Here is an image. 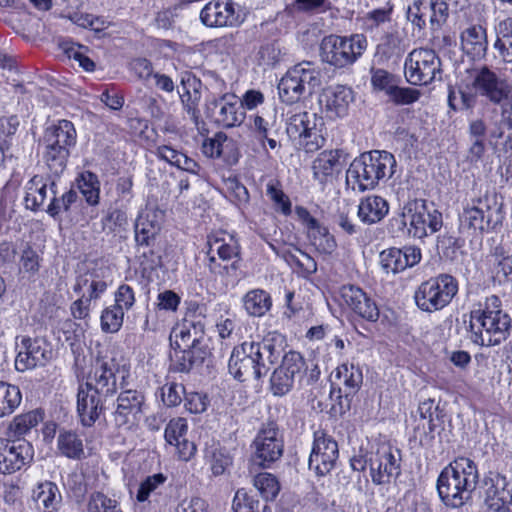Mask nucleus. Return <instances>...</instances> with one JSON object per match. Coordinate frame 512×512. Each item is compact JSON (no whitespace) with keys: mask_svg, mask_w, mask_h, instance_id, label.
<instances>
[{"mask_svg":"<svg viewBox=\"0 0 512 512\" xmlns=\"http://www.w3.org/2000/svg\"><path fill=\"white\" fill-rule=\"evenodd\" d=\"M467 87L495 106L490 114L489 137L502 139L505 130H512V83L483 65L472 70Z\"/></svg>","mask_w":512,"mask_h":512,"instance_id":"f257e3e1","label":"nucleus"},{"mask_svg":"<svg viewBox=\"0 0 512 512\" xmlns=\"http://www.w3.org/2000/svg\"><path fill=\"white\" fill-rule=\"evenodd\" d=\"M281 356V351L270 339L260 342L245 341L231 352L228 371L234 379L245 382L265 377Z\"/></svg>","mask_w":512,"mask_h":512,"instance_id":"f03ea898","label":"nucleus"},{"mask_svg":"<svg viewBox=\"0 0 512 512\" xmlns=\"http://www.w3.org/2000/svg\"><path fill=\"white\" fill-rule=\"evenodd\" d=\"M501 300L496 295L487 297L485 303L470 312V341L479 346H495L510 335L511 318L501 308Z\"/></svg>","mask_w":512,"mask_h":512,"instance_id":"7ed1b4c3","label":"nucleus"},{"mask_svg":"<svg viewBox=\"0 0 512 512\" xmlns=\"http://www.w3.org/2000/svg\"><path fill=\"white\" fill-rule=\"evenodd\" d=\"M479 480L476 463L467 457H458L440 472L437 491L448 507H462L470 498Z\"/></svg>","mask_w":512,"mask_h":512,"instance_id":"20e7f679","label":"nucleus"},{"mask_svg":"<svg viewBox=\"0 0 512 512\" xmlns=\"http://www.w3.org/2000/svg\"><path fill=\"white\" fill-rule=\"evenodd\" d=\"M396 160L387 151L373 150L355 158L346 172V183L353 190L374 189L381 180L393 176Z\"/></svg>","mask_w":512,"mask_h":512,"instance_id":"39448f33","label":"nucleus"},{"mask_svg":"<svg viewBox=\"0 0 512 512\" xmlns=\"http://www.w3.org/2000/svg\"><path fill=\"white\" fill-rule=\"evenodd\" d=\"M320 85V71L311 62H302L290 68L281 78L279 96L283 102L293 104L311 95Z\"/></svg>","mask_w":512,"mask_h":512,"instance_id":"423d86ee","label":"nucleus"},{"mask_svg":"<svg viewBox=\"0 0 512 512\" xmlns=\"http://www.w3.org/2000/svg\"><path fill=\"white\" fill-rule=\"evenodd\" d=\"M458 292V281L450 274H439L419 285L414 294L417 307L436 312L450 304Z\"/></svg>","mask_w":512,"mask_h":512,"instance_id":"0eeeda50","label":"nucleus"},{"mask_svg":"<svg viewBox=\"0 0 512 512\" xmlns=\"http://www.w3.org/2000/svg\"><path fill=\"white\" fill-rule=\"evenodd\" d=\"M206 312L205 304L197 301L186 302L184 317L171 332L177 348L206 349L202 344L205 336Z\"/></svg>","mask_w":512,"mask_h":512,"instance_id":"6e6552de","label":"nucleus"},{"mask_svg":"<svg viewBox=\"0 0 512 512\" xmlns=\"http://www.w3.org/2000/svg\"><path fill=\"white\" fill-rule=\"evenodd\" d=\"M366 48L367 39L363 34L350 37L329 35L321 42L320 55L324 62L336 68H344L355 63Z\"/></svg>","mask_w":512,"mask_h":512,"instance_id":"1a4fd4ad","label":"nucleus"},{"mask_svg":"<svg viewBox=\"0 0 512 512\" xmlns=\"http://www.w3.org/2000/svg\"><path fill=\"white\" fill-rule=\"evenodd\" d=\"M286 132L293 141H298L307 153H313L324 146L326 128L323 117L316 113L301 112L292 115L287 123Z\"/></svg>","mask_w":512,"mask_h":512,"instance_id":"9d476101","label":"nucleus"},{"mask_svg":"<svg viewBox=\"0 0 512 512\" xmlns=\"http://www.w3.org/2000/svg\"><path fill=\"white\" fill-rule=\"evenodd\" d=\"M441 60L432 49L412 50L405 59L404 74L412 85L426 86L442 79Z\"/></svg>","mask_w":512,"mask_h":512,"instance_id":"9b49d317","label":"nucleus"},{"mask_svg":"<svg viewBox=\"0 0 512 512\" xmlns=\"http://www.w3.org/2000/svg\"><path fill=\"white\" fill-rule=\"evenodd\" d=\"M501 210L502 206L496 201L495 197L485 196L473 200L471 204L464 207L460 214L461 227L480 232L493 230L502 223Z\"/></svg>","mask_w":512,"mask_h":512,"instance_id":"f8f14e48","label":"nucleus"},{"mask_svg":"<svg viewBox=\"0 0 512 512\" xmlns=\"http://www.w3.org/2000/svg\"><path fill=\"white\" fill-rule=\"evenodd\" d=\"M404 224L409 221L410 232L416 238L439 231L442 227V214L425 200L415 199L408 202L403 209Z\"/></svg>","mask_w":512,"mask_h":512,"instance_id":"ddd939ff","label":"nucleus"},{"mask_svg":"<svg viewBox=\"0 0 512 512\" xmlns=\"http://www.w3.org/2000/svg\"><path fill=\"white\" fill-rule=\"evenodd\" d=\"M401 451L382 443L369 451V469L375 485L389 484L401 473Z\"/></svg>","mask_w":512,"mask_h":512,"instance_id":"4468645a","label":"nucleus"},{"mask_svg":"<svg viewBox=\"0 0 512 512\" xmlns=\"http://www.w3.org/2000/svg\"><path fill=\"white\" fill-rule=\"evenodd\" d=\"M308 371L303 356L296 351H289L283 356L281 365L272 373L271 391L276 396L287 394L296 382H301Z\"/></svg>","mask_w":512,"mask_h":512,"instance_id":"2eb2a0df","label":"nucleus"},{"mask_svg":"<svg viewBox=\"0 0 512 512\" xmlns=\"http://www.w3.org/2000/svg\"><path fill=\"white\" fill-rule=\"evenodd\" d=\"M146 408V398L142 391L137 389L122 390L117 396L115 409L112 413L114 424L118 428L130 429L140 422Z\"/></svg>","mask_w":512,"mask_h":512,"instance_id":"dca6fc26","label":"nucleus"},{"mask_svg":"<svg viewBox=\"0 0 512 512\" xmlns=\"http://www.w3.org/2000/svg\"><path fill=\"white\" fill-rule=\"evenodd\" d=\"M118 371L119 364L114 358L97 357L83 385L102 397L108 398L117 391L116 373Z\"/></svg>","mask_w":512,"mask_h":512,"instance_id":"f3484780","label":"nucleus"},{"mask_svg":"<svg viewBox=\"0 0 512 512\" xmlns=\"http://www.w3.org/2000/svg\"><path fill=\"white\" fill-rule=\"evenodd\" d=\"M339 456L338 444L324 431L314 433L308 466L317 476H325L334 468Z\"/></svg>","mask_w":512,"mask_h":512,"instance_id":"a211bd4d","label":"nucleus"},{"mask_svg":"<svg viewBox=\"0 0 512 512\" xmlns=\"http://www.w3.org/2000/svg\"><path fill=\"white\" fill-rule=\"evenodd\" d=\"M334 379L331 397L337 394L340 409L349 410L351 397L358 392L363 383L362 370L354 364L344 363L336 368Z\"/></svg>","mask_w":512,"mask_h":512,"instance_id":"6ab92c4d","label":"nucleus"},{"mask_svg":"<svg viewBox=\"0 0 512 512\" xmlns=\"http://www.w3.org/2000/svg\"><path fill=\"white\" fill-rule=\"evenodd\" d=\"M255 448L252 463L262 468L269 467L283 454V441L273 424L263 427L253 441Z\"/></svg>","mask_w":512,"mask_h":512,"instance_id":"aec40b11","label":"nucleus"},{"mask_svg":"<svg viewBox=\"0 0 512 512\" xmlns=\"http://www.w3.org/2000/svg\"><path fill=\"white\" fill-rule=\"evenodd\" d=\"M207 113L216 124L224 128L240 126L245 119L241 100L232 93H226L209 101Z\"/></svg>","mask_w":512,"mask_h":512,"instance_id":"412c9836","label":"nucleus"},{"mask_svg":"<svg viewBox=\"0 0 512 512\" xmlns=\"http://www.w3.org/2000/svg\"><path fill=\"white\" fill-rule=\"evenodd\" d=\"M15 359V368L24 372L46 365L52 357L50 345L41 338L23 337Z\"/></svg>","mask_w":512,"mask_h":512,"instance_id":"4be33fe9","label":"nucleus"},{"mask_svg":"<svg viewBox=\"0 0 512 512\" xmlns=\"http://www.w3.org/2000/svg\"><path fill=\"white\" fill-rule=\"evenodd\" d=\"M34 457L32 445L25 440L0 439V473L12 474L29 465Z\"/></svg>","mask_w":512,"mask_h":512,"instance_id":"5701e85b","label":"nucleus"},{"mask_svg":"<svg viewBox=\"0 0 512 512\" xmlns=\"http://www.w3.org/2000/svg\"><path fill=\"white\" fill-rule=\"evenodd\" d=\"M202 24L209 28L233 27L240 23L232 0H211L200 11Z\"/></svg>","mask_w":512,"mask_h":512,"instance_id":"b1692460","label":"nucleus"},{"mask_svg":"<svg viewBox=\"0 0 512 512\" xmlns=\"http://www.w3.org/2000/svg\"><path fill=\"white\" fill-rule=\"evenodd\" d=\"M105 273L106 269L98 266L80 269L73 285L74 293L96 302L108 288Z\"/></svg>","mask_w":512,"mask_h":512,"instance_id":"393cba45","label":"nucleus"},{"mask_svg":"<svg viewBox=\"0 0 512 512\" xmlns=\"http://www.w3.org/2000/svg\"><path fill=\"white\" fill-rule=\"evenodd\" d=\"M340 296L344 304L358 317L376 322L380 311L375 300L365 291L354 285H344L340 289Z\"/></svg>","mask_w":512,"mask_h":512,"instance_id":"a878e982","label":"nucleus"},{"mask_svg":"<svg viewBox=\"0 0 512 512\" xmlns=\"http://www.w3.org/2000/svg\"><path fill=\"white\" fill-rule=\"evenodd\" d=\"M421 257V250L416 246L392 247L380 253L379 263L386 274H397L418 264Z\"/></svg>","mask_w":512,"mask_h":512,"instance_id":"bb28decb","label":"nucleus"},{"mask_svg":"<svg viewBox=\"0 0 512 512\" xmlns=\"http://www.w3.org/2000/svg\"><path fill=\"white\" fill-rule=\"evenodd\" d=\"M354 100V93L350 87L336 85L327 88L319 103L326 117L332 120L348 115L349 106Z\"/></svg>","mask_w":512,"mask_h":512,"instance_id":"cd10ccee","label":"nucleus"},{"mask_svg":"<svg viewBox=\"0 0 512 512\" xmlns=\"http://www.w3.org/2000/svg\"><path fill=\"white\" fill-rule=\"evenodd\" d=\"M344 152L339 149L325 150L313 161L314 179L321 185L333 183L344 167Z\"/></svg>","mask_w":512,"mask_h":512,"instance_id":"c85d7f7f","label":"nucleus"},{"mask_svg":"<svg viewBox=\"0 0 512 512\" xmlns=\"http://www.w3.org/2000/svg\"><path fill=\"white\" fill-rule=\"evenodd\" d=\"M106 399L82 384L79 386L77 413L83 426L91 427L98 420L105 409L104 402Z\"/></svg>","mask_w":512,"mask_h":512,"instance_id":"c756f323","label":"nucleus"},{"mask_svg":"<svg viewBox=\"0 0 512 512\" xmlns=\"http://www.w3.org/2000/svg\"><path fill=\"white\" fill-rule=\"evenodd\" d=\"M485 504L493 512H501L512 502V494L505 489L506 478L499 473L490 472L484 478Z\"/></svg>","mask_w":512,"mask_h":512,"instance_id":"7c9ffc66","label":"nucleus"},{"mask_svg":"<svg viewBox=\"0 0 512 512\" xmlns=\"http://www.w3.org/2000/svg\"><path fill=\"white\" fill-rule=\"evenodd\" d=\"M53 194H57L56 179L51 176L35 175L26 185V208L33 211L37 210Z\"/></svg>","mask_w":512,"mask_h":512,"instance_id":"2f4dec72","label":"nucleus"},{"mask_svg":"<svg viewBox=\"0 0 512 512\" xmlns=\"http://www.w3.org/2000/svg\"><path fill=\"white\" fill-rule=\"evenodd\" d=\"M461 47L463 51L473 59H481L485 56L488 41L486 29L481 25H470L461 32Z\"/></svg>","mask_w":512,"mask_h":512,"instance_id":"473e14b6","label":"nucleus"},{"mask_svg":"<svg viewBox=\"0 0 512 512\" xmlns=\"http://www.w3.org/2000/svg\"><path fill=\"white\" fill-rule=\"evenodd\" d=\"M77 133L71 121L60 120L57 124L45 130L43 144L50 146H65L72 149L76 145Z\"/></svg>","mask_w":512,"mask_h":512,"instance_id":"72a5a7b5","label":"nucleus"},{"mask_svg":"<svg viewBox=\"0 0 512 512\" xmlns=\"http://www.w3.org/2000/svg\"><path fill=\"white\" fill-rule=\"evenodd\" d=\"M32 499L42 512H58L62 503V494L54 482L46 480L33 489Z\"/></svg>","mask_w":512,"mask_h":512,"instance_id":"f704fd0d","label":"nucleus"},{"mask_svg":"<svg viewBox=\"0 0 512 512\" xmlns=\"http://www.w3.org/2000/svg\"><path fill=\"white\" fill-rule=\"evenodd\" d=\"M388 212L389 204L386 199L371 195L360 201L357 215L363 223L371 225L380 222Z\"/></svg>","mask_w":512,"mask_h":512,"instance_id":"c9c22d12","label":"nucleus"},{"mask_svg":"<svg viewBox=\"0 0 512 512\" xmlns=\"http://www.w3.org/2000/svg\"><path fill=\"white\" fill-rule=\"evenodd\" d=\"M207 255L218 256L222 261H228L238 256V246L233 237L223 231H218L207 237Z\"/></svg>","mask_w":512,"mask_h":512,"instance_id":"e433bc0d","label":"nucleus"},{"mask_svg":"<svg viewBox=\"0 0 512 512\" xmlns=\"http://www.w3.org/2000/svg\"><path fill=\"white\" fill-rule=\"evenodd\" d=\"M154 211L139 214L135 222V241L138 246H150L160 230V223Z\"/></svg>","mask_w":512,"mask_h":512,"instance_id":"4c0bfd02","label":"nucleus"},{"mask_svg":"<svg viewBox=\"0 0 512 512\" xmlns=\"http://www.w3.org/2000/svg\"><path fill=\"white\" fill-rule=\"evenodd\" d=\"M207 355V349L177 348L171 358L170 369L175 372L188 373L195 365L201 364Z\"/></svg>","mask_w":512,"mask_h":512,"instance_id":"58836bf2","label":"nucleus"},{"mask_svg":"<svg viewBox=\"0 0 512 512\" xmlns=\"http://www.w3.org/2000/svg\"><path fill=\"white\" fill-rule=\"evenodd\" d=\"M154 153L159 159L176 166L181 170L195 175L199 174L200 166L194 159L169 145L157 146Z\"/></svg>","mask_w":512,"mask_h":512,"instance_id":"ea45409f","label":"nucleus"},{"mask_svg":"<svg viewBox=\"0 0 512 512\" xmlns=\"http://www.w3.org/2000/svg\"><path fill=\"white\" fill-rule=\"evenodd\" d=\"M242 304L249 316L262 317L272 307L270 294L263 289H252L242 298Z\"/></svg>","mask_w":512,"mask_h":512,"instance_id":"a19ab883","label":"nucleus"},{"mask_svg":"<svg viewBox=\"0 0 512 512\" xmlns=\"http://www.w3.org/2000/svg\"><path fill=\"white\" fill-rule=\"evenodd\" d=\"M204 458L215 477L223 475L233 462L230 454L219 444L207 446L204 451Z\"/></svg>","mask_w":512,"mask_h":512,"instance_id":"79ce46f5","label":"nucleus"},{"mask_svg":"<svg viewBox=\"0 0 512 512\" xmlns=\"http://www.w3.org/2000/svg\"><path fill=\"white\" fill-rule=\"evenodd\" d=\"M407 49L403 37L398 32L386 33L376 48V55L381 59H391L401 57Z\"/></svg>","mask_w":512,"mask_h":512,"instance_id":"37998d69","label":"nucleus"},{"mask_svg":"<svg viewBox=\"0 0 512 512\" xmlns=\"http://www.w3.org/2000/svg\"><path fill=\"white\" fill-rule=\"evenodd\" d=\"M70 148L65 146L44 145L43 159L50 172L55 176H60L66 169L70 157Z\"/></svg>","mask_w":512,"mask_h":512,"instance_id":"c03bdc74","label":"nucleus"},{"mask_svg":"<svg viewBox=\"0 0 512 512\" xmlns=\"http://www.w3.org/2000/svg\"><path fill=\"white\" fill-rule=\"evenodd\" d=\"M497 39L494 48L506 62H512V17L501 20L495 27Z\"/></svg>","mask_w":512,"mask_h":512,"instance_id":"a18cd8bd","label":"nucleus"},{"mask_svg":"<svg viewBox=\"0 0 512 512\" xmlns=\"http://www.w3.org/2000/svg\"><path fill=\"white\" fill-rule=\"evenodd\" d=\"M57 445L60 453L70 459H81L84 457V444L80 435L72 431L59 433Z\"/></svg>","mask_w":512,"mask_h":512,"instance_id":"49530a36","label":"nucleus"},{"mask_svg":"<svg viewBox=\"0 0 512 512\" xmlns=\"http://www.w3.org/2000/svg\"><path fill=\"white\" fill-rule=\"evenodd\" d=\"M21 401L22 394L18 386L0 381V418L11 415Z\"/></svg>","mask_w":512,"mask_h":512,"instance_id":"de8ad7c7","label":"nucleus"},{"mask_svg":"<svg viewBox=\"0 0 512 512\" xmlns=\"http://www.w3.org/2000/svg\"><path fill=\"white\" fill-rule=\"evenodd\" d=\"M43 419L39 410H31L20 414L11 421L8 430L11 436L21 437L26 435L32 428L36 427Z\"/></svg>","mask_w":512,"mask_h":512,"instance_id":"09e8293b","label":"nucleus"},{"mask_svg":"<svg viewBox=\"0 0 512 512\" xmlns=\"http://www.w3.org/2000/svg\"><path fill=\"white\" fill-rule=\"evenodd\" d=\"M79 189L90 206L99 204L100 182L96 174L85 171L78 180Z\"/></svg>","mask_w":512,"mask_h":512,"instance_id":"8fccbe9b","label":"nucleus"},{"mask_svg":"<svg viewBox=\"0 0 512 512\" xmlns=\"http://www.w3.org/2000/svg\"><path fill=\"white\" fill-rule=\"evenodd\" d=\"M234 512H270V508L258 499L250 496L244 489H238L232 502Z\"/></svg>","mask_w":512,"mask_h":512,"instance_id":"3c124183","label":"nucleus"},{"mask_svg":"<svg viewBox=\"0 0 512 512\" xmlns=\"http://www.w3.org/2000/svg\"><path fill=\"white\" fill-rule=\"evenodd\" d=\"M253 484L266 501L274 500L280 491L277 478L270 473L257 474L254 477Z\"/></svg>","mask_w":512,"mask_h":512,"instance_id":"603ef678","label":"nucleus"},{"mask_svg":"<svg viewBox=\"0 0 512 512\" xmlns=\"http://www.w3.org/2000/svg\"><path fill=\"white\" fill-rule=\"evenodd\" d=\"M232 144V141L222 133H216L213 137L207 138L202 144V152L205 156L210 158L223 157L225 149Z\"/></svg>","mask_w":512,"mask_h":512,"instance_id":"864d4df0","label":"nucleus"},{"mask_svg":"<svg viewBox=\"0 0 512 512\" xmlns=\"http://www.w3.org/2000/svg\"><path fill=\"white\" fill-rule=\"evenodd\" d=\"M87 509L89 512H123L116 499L102 492H94L90 495Z\"/></svg>","mask_w":512,"mask_h":512,"instance_id":"5fc2aeb1","label":"nucleus"},{"mask_svg":"<svg viewBox=\"0 0 512 512\" xmlns=\"http://www.w3.org/2000/svg\"><path fill=\"white\" fill-rule=\"evenodd\" d=\"M56 195L53 194L50 198V203L46 209V212L53 218H56L61 212H68L78 199L77 192L72 189L65 192L61 197Z\"/></svg>","mask_w":512,"mask_h":512,"instance_id":"6e6d98bb","label":"nucleus"},{"mask_svg":"<svg viewBox=\"0 0 512 512\" xmlns=\"http://www.w3.org/2000/svg\"><path fill=\"white\" fill-rule=\"evenodd\" d=\"M124 311L116 305L107 307L101 314V329L106 333L119 331L123 324Z\"/></svg>","mask_w":512,"mask_h":512,"instance_id":"4d7b16f0","label":"nucleus"},{"mask_svg":"<svg viewBox=\"0 0 512 512\" xmlns=\"http://www.w3.org/2000/svg\"><path fill=\"white\" fill-rule=\"evenodd\" d=\"M167 477L163 473H156L148 476L141 482L137 491L136 499L138 502H145L149 497L157 493L158 490L165 484Z\"/></svg>","mask_w":512,"mask_h":512,"instance_id":"13d9d810","label":"nucleus"},{"mask_svg":"<svg viewBox=\"0 0 512 512\" xmlns=\"http://www.w3.org/2000/svg\"><path fill=\"white\" fill-rule=\"evenodd\" d=\"M393 7L387 5L386 7L374 9L365 14L363 17V26L367 31H373L384 23L391 21Z\"/></svg>","mask_w":512,"mask_h":512,"instance_id":"bf43d9fd","label":"nucleus"},{"mask_svg":"<svg viewBox=\"0 0 512 512\" xmlns=\"http://www.w3.org/2000/svg\"><path fill=\"white\" fill-rule=\"evenodd\" d=\"M226 197L234 202L237 206L248 203L249 193L247 188L241 184L236 178H228L224 182Z\"/></svg>","mask_w":512,"mask_h":512,"instance_id":"052dcab7","label":"nucleus"},{"mask_svg":"<svg viewBox=\"0 0 512 512\" xmlns=\"http://www.w3.org/2000/svg\"><path fill=\"white\" fill-rule=\"evenodd\" d=\"M181 84L183 86V91H178V93L180 95L184 110L188 113V115H190L191 119L197 123L199 118L198 103L200 100V94L196 89H194L193 92H190L186 88L184 79H182Z\"/></svg>","mask_w":512,"mask_h":512,"instance_id":"680f3d73","label":"nucleus"},{"mask_svg":"<svg viewBox=\"0 0 512 512\" xmlns=\"http://www.w3.org/2000/svg\"><path fill=\"white\" fill-rule=\"evenodd\" d=\"M428 10L427 0H414L407 9V19L413 26L423 30L426 26V13Z\"/></svg>","mask_w":512,"mask_h":512,"instance_id":"e2e57ef3","label":"nucleus"},{"mask_svg":"<svg viewBox=\"0 0 512 512\" xmlns=\"http://www.w3.org/2000/svg\"><path fill=\"white\" fill-rule=\"evenodd\" d=\"M388 96L396 105H410L419 100L421 92L418 89L395 85L390 89Z\"/></svg>","mask_w":512,"mask_h":512,"instance_id":"0e129e2a","label":"nucleus"},{"mask_svg":"<svg viewBox=\"0 0 512 512\" xmlns=\"http://www.w3.org/2000/svg\"><path fill=\"white\" fill-rule=\"evenodd\" d=\"M187 430L188 426L184 418L171 419L165 428V440L170 445H174L186 438Z\"/></svg>","mask_w":512,"mask_h":512,"instance_id":"69168bd1","label":"nucleus"},{"mask_svg":"<svg viewBox=\"0 0 512 512\" xmlns=\"http://www.w3.org/2000/svg\"><path fill=\"white\" fill-rule=\"evenodd\" d=\"M328 0H294L290 9L295 13L313 15L328 8Z\"/></svg>","mask_w":512,"mask_h":512,"instance_id":"338daca9","label":"nucleus"},{"mask_svg":"<svg viewBox=\"0 0 512 512\" xmlns=\"http://www.w3.org/2000/svg\"><path fill=\"white\" fill-rule=\"evenodd\" d=\"M184 392L182 384L169 382L161 387V398L167 407H174L181 403Z\"/></svg>","mask_w":512,"mask_h":512,"instance_id":"774afa93","label":"nucleus"}]
</instances>
